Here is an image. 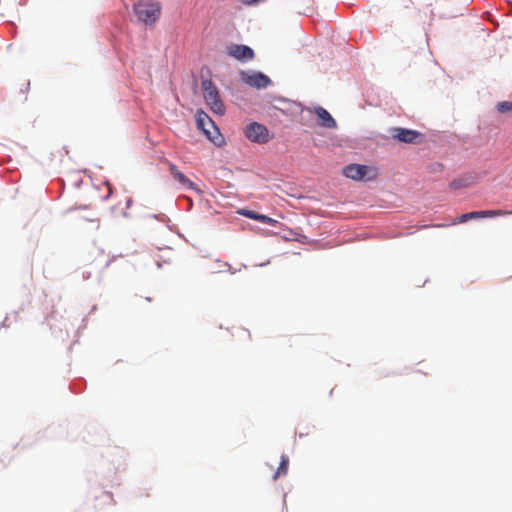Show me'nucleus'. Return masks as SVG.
<instances>
[{"label": "nucleus", "instance_id": "obj_11", "mask_svg": "<svg viewBox=\"0 0 512 512\" xmlns=\"http://www.w3.org/2000/svg\"><path fill=\"white\" fill-rule=\"evenodd\" d=\"M288 467H289V457L287 455L283 454L281 456L280 464H279L273 478L276 480L280 476L286 475L288 472Z\"/></svg>", "mask_w": 512, "mask_h": 512}, {"label": "nucleus", "instance_id": "obj_8", "mask_svg": "<svg viewBox=\"0 0 512 512\" xmlns=\"http://www.w3.org/2000/svg\"><path fill=\"white\" fill-rule=\"evenodd\" d=\"M242 80L248 84L251 87L255 88H266L268 85H270L271 80L268 76L261 72H254V73H242Z\"/></svg>", "mask_w": 512, "mask_h": 512}, {"label": "nucleus", "instance_id": "obj_17", "mask_svg": "<svg viewBox=\"0 0 512 512\" xmlns=\"http://www.w3.org/2000/svg\"><path fill=\"white\" fill-rule=\"evenodd\" d=\"M258 221L270 226H275L278 223L277 220L263 214H260Z\"/></svg>", "mask_w": 512, "mask_h": 512}, {"label": "nucleus", "instance_id": "obj_12", "mask_svg": "<svg viewBox=\"0 0 512 512\" xmlns=\"http://www.w3.org/2000/svg\"><path fill=\"white\" fill-rule=\"evenodd\" d=\"M478 212V219L480 218H492L496 216H505L512 214V211H506V210H484V211H477Z\"/></svg>", "mask_w": 512, "mask_h": 512}, {"label": "nucleus", "instance_id": "obj_16", "mask_svg": "<svg viewBox=\"0 0 512 512\" xmlns=\"http://www.w3.org/2000/svg\"><path fill=\"white\" fill-rule=\"evenodd\" d=\"M238 213L242 216H245L247 218L257 220V221H258V217L260 216L259 213L255 212L253 210H248V209H241L238 211Z\"/></svg>", "mask_w": 512, "mask_h": 512}, {"label": "nucleus", "instance_id": "obj_1", "mask_svg": "<svg viewBox=\"0 0 512 512\" xmlns=\"http://www.w3.org/2000/svg\"><path fill=\"white\" fill-rule=\"evenodd\" d=\"M201 88L205 102L210 107V109L216 114H224L225 106L214 83L209 79H205L201 83Z\"/></svg>", "mask_w": 512, "mask_h": 512}, {"label": "nucleus", "instance_id": "obj_14", "mask_svg": "<svg viewBox=\"0 0 512 512\" xmlns=\"http://www.w3.org/2000/svg\"><path fill=\"white\" fill-rule=\"evenodd\" d=\"M496 109L499 113H507L512 111V102L510 101H502L499 102L496 106Z\"/></svg>", "mask_w": 512, "mask_h": 512}, {"label": "nucleus", "instance_id": "obj_9", "mask_svg": "<svg viewBox=\"0 0 512 512\" xmlns=\"http://www.w3.org/2000/svg\"><path fill=\"white\" fill-rule=\"evenodd\" d=\"M169 171L173 178L179 182L185 189L196 190V185L190 179H188L182 172H180L177 166L173 163H169Z\"/></svg>", "mask_w": 512, "mask_h": 512}, {"label": "nucleus", "instance_id": "obj_5", "mask_svg": "<svg viewBox=\"0 0 512 512\" xmlns=\"http://www.w3.org/2000/svg\"><path fill=\"white\" fill-rule=\"evenodd\" d=\"M244 133L245 136L252 142L264 144L270 140L268 129L257 122H253L247 125Z\"/></svg>", "mask_w": 512, "mask_h": 512}, {"label": "nucleus", "instance_id": "obj_15", "mask_svg": "<svg viewBox=\"0 0 512 512\" xmlns=\"http://www.w3.org/2000/svg\"><path fill=\"white\" fill-rule=\"evenodd\" d=\"M470 184H471V182L468 179H456L451 182L450 186L453 189H459V188L467 187Z\"/></svg>", "mask_w": 512, "mask_h": 512}, {"label": "nucleus", "instance_id": "obj_2", "mask_svg": "<svg viewBox=\"0 0 512 512\" xmlns=\"http://www.w3.org/2000/svg\"><path fill=\"white\" fill-rule=\"evenodd\" d=\"M343 174L355 181H371L378 177V169L372 166L352 163L344 167Z\"/></svg>", "mask_w": 512, "mask_h": 512}, {"label": "nucleus", "instance_id": "obj_4", "mask_svg": "<svg viewBox=\"0 0 512 512\" xmlns=\"http://www.w3.org/2000/svg\"><path fill=\"white\" fill-rule=\"evenodd\" d=\"M134 12L139 21L153 24L160 16L161 7L156 2L140 1L134 5Z\"/></svg>", "mask_w": 512, "mask_h": 512}, {"label": "nucleus", "instance_id": "obj_6", "mask_svg": "<svg viewBox=\"0 0 512 512\" xmlns=\"http://www.w3.org/2000/svg\"><path fill=\"white\" fill-rule=\"evenodd\" d=\"M391 137L402 143H419V139L422 138V134L416 130L394 127L390 130Z\"/></svg>", "mask_w": 512, "mask_h": 512}, {"label": "nucleus", "instance_id": "obj_13", "mask_svg": "<svg viewBox=\"0 0 512 512\" xmlns=\"http://www.w3.org/2000/svg\"><path fill=\"white\" fill-rule=\"evenodd\" d=\"M471 219H478V212L477 211H473V212L462 214L460 217H458L457 219L453 220L451 222V224L455 225V224H458V223H464V222H466L468 220H471Z\"/></svg>", "mask_w": 512, "mask_h": 512}, {"label": "nucleus", "instance_id": "obj_10", "mask_svg": "<svg viewBox=\"0 0 512 512\" xmlns=\"http://www.w3.org/2000/svg\"><path fill=\"white\" fill-rule=\"evenodd\" d=\"M313 112L317 115L319 119V124L325 128H335L336 121L330 115V113L324 109L323 107L314 108Z\"/></svg>", "mask_w": 512, "mask_h": 512}, {"label": "nucleus", "instance_id": "obj_7", "mask_svg": "<svg viewBox=\"0 0 512 512\" xmlns=\"http://www.w3.org/2000/svg\"><path fill=\"white\" fill-rule=\"evenodd\" d=\"M226 53L228 56L241 62L252 60L255 56L252 48L246 45L239 44H232L228 46Z\"/></svg>", "mask_w": 512, "mask_h": 512}, {"label": "nucleus", "instance_id": "obj_3", "mask_svg": "<svg viewBox=\"0 0 512 512\" xmlns=\"http://www.w3.org/2000/svg\"><path fill=\"white\" fill-rule=\"evenodd\" d=\"M197 127L201 129L207 138L215 145L221 146L224 142L222 135L211 118L203 111L196 114Z\"/></svg>", "mask_w": 512, "mask_h": 512}]
</instances>
